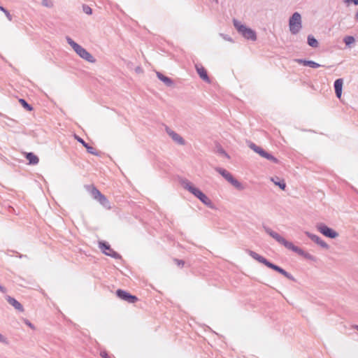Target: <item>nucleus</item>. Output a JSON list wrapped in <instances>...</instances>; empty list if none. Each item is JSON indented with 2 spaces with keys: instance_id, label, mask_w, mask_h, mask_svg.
Returning <instances> with one entry per match:
<instances>
[{
  "instance_id": "obj_1",
  "label": "nucleus",
  "mask_w": 358,
  "mask_h": 358,
  "mask_svg": "<svg viewBox=\"0 0 358 358\" xmlns=\"http://www.w3.org/2000/svg\"><path fill=\"white\" fill-rule=\"evenodd\" d=\"M180 185L183 188L188 190L192 194H194L196 198H198L202 203L208 206H211V201L208 199V197L203 194L200 189L195 187L191 182L188 180L182 179L180 180Z\"/></svg>"
},
{
  "instance_id": "obj_2",
  "label": "nucleus",
  "mask_w": 358,
  "mask_h": 358,
  "mask_svg": "<svg viewBox=\"0 0 358 358\" xmlns=\"http://www.w3.org/2000/svg\"><path fill=\"white\" fill-rule=\"evenodd\" d=\"M66 41L69 45L73 49V50L82 59L87 61L90 63H95L96 59L94 57L84 48L76 43L71 38L66 36Z\"/></svg>"
},
{
  "instance_id": "obj_3",
  "label": "nucleus",
  "mask_w": 358,
  "mask_h": 358,
  "mask_svg": "<svg viewBox=\"0 0 358 358\" xmlns=\"http://www.w3.org/2000/svg\"><path fill=\"white\" fill-rule=\"evenodd\" d=\"M233 24L237 31L246 39L251 41H256L257 34L256 32L250 29L247 27L245 25L242 24L238 20L234 19Z\"/></svg>"
},
{
  "instance_id": "obj_4",
  "label": "nucleus",
  "mask_w": 358,
  "mask_h": 358,
  "mask_svg": "<svg viewBox=\"0 0 358 358\" xmlns=\"http://www.w3.org/2000/svg\"><path fill=\"white\" fill-rule=\"evenodd\" d=\"M289 31L292 34H296L301 29V16L298 12L292 14L289 20Z\"/></svg>"
},
{
  "instance_id": "obj_5",
  "label": "nucleus",
  "mask_w": 358,
  "mask_h": 358,
  "mask_svg": "<svg viewBox=\"0 0 358 358\" xmlns=\"http://www.w3.org/2000/svg\"><path fill=\"white\" fill-rule=\"evenodd\" d=\"M217 172L221 174L228 182L238 189H242V184L235 179L233 176L227 170L222 169H217Z\"/></svg>"
},
{
  "instance_id": "obj_6",
  "label": "nucleus",
  "mask_w": 358,
  "mask_h": 358,
  "mask_svg": "<svg viewBox=\"0 0 358 358\" xmlns=\"http://www.w3.org/2000/svg\"><path fill=\"white\" fill-rule=\"evenodd\" d=\"M90 192L93 198L97 200L101 205L108 208H110L109 201H108L106 197L101 193V192L99 189L93 187Z\"/></svg>"
},
{
  "instance_id": "obj_7",
  "label": "nucleus",
  "mask_w": 358,
  "mask_h": 358,
  "mask_svg": "<svg viewBox=\"0 0 358 358\" xmlns=\"http://www.w3.org/2000/svg\"><path fill=\"white\" fill-rule=\"evenodd\" d=\"M90 192L93 198L97 200L101 205L108 208H110L109 201H108L106 197L101 193V192L99 189L93 187Z\"/></svg>"
},
{
  "instance_id": "obj_8",
  "label": "nucleus",
  "mask_w": 358,
  "mask_h": 358,
  "mask_svg": "<svg viewBox=\"0 0 358 358\" xmlns=\"http://www.w3.org/2000/svg\"><path fill=\"white\" fill-rule=\"evenodd\" d=\"M90 192L93 198L97 200L101 205L108 208H110L109 201H108L106 197L101 193V192L99 189L93 187Z\"/></svg>"
},
{
  "instance_id": "obj_9",
  "label": "nucleus",
  "mask_w": 358,
  "mask_h": 358,
  "mask_svg": "<svg viewBox=\"0 0 358 358\" xmlns=\"http://www.w3.org/2000/svg\"><path fill=\"white\" fill-rule=\"evenodd\" d=\"M116 294L120 299L129 303H135L138 301L136 296L131 295L130 293L122 289H117Z\"/></svg>"
},
{
  "instance_id": "obj_10",
  "label": "nucleus",
  "mask_w": 358,
  "mask_h": 358,
  "mask_svg": "<svg viewBox=\"0 0 358 358\" xmlns=\"http://www.w3.org/2000/svg\"><path fill=\"white\" fill-rule=\"evenodd\" d=\"M250 148L257 153H258L260 156H262V157H264L268 160H271V161H273V162L275 163H277L278 162V159L274 157L273 156H272L271 155H270L269 153L266 152V151H264L262 148L259 147V146H257L255 144H252L250 145Z\"/></svg>"
},
{
  "instance_id": "obj_11",
  "label": "nucleus",
  "mask_w": 358,
  "mask_h": 358,
  "mask_svg": "<svg viewBox=\"0 0 358 358\" xmlns=\"http://www.w3.org/2000/svg\"><path fill=\"white\" fill-rule=\"evenodd\" d=\"M99 245L101 250L105 255L114 258L119 257V255L115 251H114L108 243L105 242H99Z\"/></svg>"
},
{
  "instance_id": "obj_12",
  "label": "nucleus",
  "mask_w": 358,
  "mask_h": 358,
  "mask_svg": "<svg viewBox=\"0 0 358 358\" xmlns=\"http://www.w3.org/2000/svg\"><path fill=\"white\" fill-rule=\"evenodd\" d=\"M317 229L320 233H322L323 235H324L327 237H329L331 238H336L338 234L337 232H336L332 229L328 227L326 225L320 224L317 226Z\"/></svg>"
},
{
  "instance_id": "obj_13",
  "label": "nucleus",
  "mask_w": 358,
  "mask_h": 358,
  "mask_svg": "<svg viewBox=\"0 0 358 358\" xmlns=\"http://www.w3.org/2000/svg\"><path fill=\"white\" fill-rule=\"evenodd\" d=\"M293 62L297 63L299 65H302V66H308L309 67H324V66H322V65H320L313 61H310V60L297 59H294Z\"/></svg>"
},
{
  "instance_id": "obj_14",
  "label": "nucleus",
  "mask_w": 358,
  "mask_h": 358,
  "mask_svg": "<svg viewBox=\"0 0 358 358\" xmlns=\"http://www.w3.org/2000/svg\"><path fill=\"white\" fill-rule=\"evenodd\" d=\"M280 243L282 244L285 248L292 251H294L299 254H302L303 251L299 248L294 245V244L289 241H286L284 238L281 240Z\"/></svg>"
},
{
  "instance_id": "obj_15",
  "label": "nucleus",
  "mask_w": 358,
  "mask_h": 358,
  "mask_svg": "<svg viewBox=\"0 0 358 358\" xmlns=\"http://www.w3.org/2000/svg\"><path fill=\"white\" fill-rule=\"evenodd\" d=\"M343 80L337 79L334 83V88L337 97L341 99L342 95Z\"/></svg>"
},
{
  "instance_id": "obj_16",
  "label": "nucleus",
  "mask_w": 358,
  "mask_h": 358,
  "mask_svg": "<svg viewBox=\"0 0 358 358\" xmlns=\"http://www.w3.org/2000/svg\"><path fill=\"white\" fill-rule=\"evenodd\" d=\"M7 301L11 306H13L15 309L18 310L19 311L22 312L24 310L23 306L21 305V303H19L14 298L8 296L7 298Z\"/></svg>"
},
{
  "instance_id": "obj_17",
  "label": "nucleus",
  "mask_w": 358,
  "mask_h": 358,
  "mask_svg": "<svg viewBox=\"0 0 358 358\" xmlns=\"http://www.w3.org/2000/svg\"><path fill=\"white\" fill-rule=\"evenodd\" d=\"M166 131L169 134V135L173 138V141L178 143L179 144H184V141L182 138L178 134L175 133L174 131L170 129H166Z\"/></svg>"
},
{
  "instance_id": "obj_18",
  "label": "nucleus",
  "mask_w": 358,
  "mask_h": 358,
  "mask_svg": "<svg viewBox=\"0 0 358 358\" xmlns=\"http://www.w3.org/2000/svg\"><path fill=\"white\" fill-rule=\"evenodd\" d=\"M249 255L258 261L259 262H261L266 266V264L268 262L264 257L259 255V254L253 252V251H249Z\"/></svg>"
},
{
  "instance_id": "obj_19",
  "label": "nucleus",
  "mask_w": 358,
  "mask_h": 358,
  "mask_svg": "<svg viewBox=\"0 0 358 358\" xmlns=\"http://www.w3.org/2000/svg\"><path fill=\"white\" fill-rule=\"evenodd\" d=\"M26 159L29 161L30 164H37L39 162L38 157L32 152L27 153Z\"/></svg>"
},
{
  "instance_id": "obj_20",
  "label": "nucleus",
  "mask_w": 358,
  "mask_h": 358,
  "mask_svg": "<svg viewBox=\"0 0 358 358\" xmlns=\"http://www.w3.org/2000/svg\"><path fill=\"white\" fill-rule=\"evenodd\" d=\"M307 43L312 48H317L319 45L317 40L311 34L308 36Z\"/></svg>"
},
{
  "instance_id": "obj_21",
  "label": "nucleus",
  "mask_w": 358,
  "mask_h": 358,
  "mask_svg": "<svg viewBox=\"0 0 358 358\" xmlns=\"http://www.w3.org/2000/svg\"><path fill=\"white\" fill-rule=\"evenodd\" d=\"M200 78L207 83H210L206 69H196Z\"/></svg>"
},
{
  "instance_id": "obj_22",
  "label": "nucleus",
  "mask_w": 358,
  "mask_h": 358,
  "mask_svg": "<svg viewBox=\"0 0 358 358\" xmlns=\"http://www.w3.org/2000/svg\"><path fill=\"white\" fill-rule=\"evenodd\" d=\"M271 180L275 185H278L281 189L285 190L286 187V184L284 180H280V181H275L273 178H271Z\"/></svg>"
},
{
  "instance_id": "obj_23",
  "label": "nucleus",
  "mask_w": 358,
  "mask_h": 358,
  "mask_svg": "<svg viewBox=\"0 0 358 358\" xmlns=\"http://www.w3.org/2000/svg\"><path fill=\"white\" fill-rule=\"evenodd\" d=\"M157 76L162 81H163L166 85H169L171 84V80L168 77L164 76L162 73L157 72Z\"/></svg>"
},
{
  "instance_id": "obj_24",
  "label": "nucleus",
  "mask_w": 358,
  "mask_h": 358,
  "mask_svg": "<svg viewBox=\"0 0 358 358\" xmlns=\"http://www.w3.org/2000/svg\"><path fill=\"white\" fill-rule=\"evenodd\" d=\"M85 148L87 149V152L92 155L96 156H98L99 155L94 148L90 146L87 143L85 145Z\"/></svg>"
},
{
  "instance_id": "obj_25",
  "label": "nucleus",
  "mask_w": 358,
  "mask_h": 358,
  "mask_svg": "<svg viewBox=\"0 0 358 358\" xmlns=\"http://www.w3.org/2000/svg\"><path fill=\"white\" fill-rule=\"evenodd\" d=\"M19 102L28 111H31L33 110V108L29 104H28L24 99H20Z\"/></svg>"
},
{
  "instance_id": "obj_26",
  "label": "nucleus",
  "mask_w": 358,
  "mask_h": 358,
  "mask_svg": "<svg viewBox=\"0 0 358 358\" xmlns=\"http://www.w3.org/2000/svg\"><path fill=\"white\" fill-rule=\"evenodd\" d=\"M343 41L346 45H350V44L355 43V39L352 36H347L344 38Z\"/></svg>"
},
{
  "instance_id": "obj_27",
  "label": "nucleus",
  "mask_w": 358,
  "mask_h": 358,
  "mask_svg": "<svg viewBox=\"0 0 358 358\" xmlns=\"http://www.w3.org/2000/svg\"><path fill=\"white\" fill-rule=\"evenodd\" d=\"M0 10L2 11L6 16L7 19L9 20V21H11L12 19H13V17L12 15H10V12L6 9L4 7H3L2 6L0 5Z\"/></svg>"
},
{
  "instance_id": "obj_28",
  "label": "nucleus",
  "mask_w": 358,
  "mask_h": 358,
  "mask_svg": "<svg viewBox=\"0 0 358 358\" xmlns=\"http://www.w3.org/2000/svg\"><path fill=\"white\" fill-rule=\"evenodd\" d=\"M270 235L274 238L277 241H278L279 243L281 241V240L283 238L282 236H280L278 234L275 233V232H270L269 233Z\"/></svg>"
},
{
  "instance_id": "obj_29",
  "label": "nucleus",
  "mask_w": 358,
  "mask_h": 358,
  "mask_svg": "<svg viewBox=\"0 0 358 358\" xmlns=\"http://www.w3.org/2000/svg\"><path fill=\"white\" fill-rule=\"evenodd\" d=\"M266 266H268V268H272V269H273V270H275V271H276L278 272H279L280 271V269H281L280 267H279V266H276V265H275V264H272V263H271L269 262L266 264Z\"/></svg>"
},
{
  "instance_id": "obj_30",
  "label": "nucleus",
  "mask_w": 358,
  "mask_h": 358,
  "mask_svg": "<svg viewBox=\"0 0 358 358\" xmlns=\"http://www.w3.org/2000/svg\"><path fill=\"white\" fill-rule=\"evenodd\" d=\"M83 10L86 14L90 15L92 13V8L87 5L83 6Z\"/></svg>"
},
{
  "instance_id": "obj_31",
  "label": "nucleus",
  "mask_w": 358,
  "mask_h": 358,
  "mask_svg": "<svg viewBox=\"0 0 358 358\" xmlns=\"http://www.w3.org/2000/svg\"><path fill=\"white\" fill-rule=\"evenodd\" d=\"M306 234L313 241H315V243H319V241L320 240V238L317 236L316 235H314V234H311L310 233H306Z\"/></svg>"
},
{
  "instance_id": "obj_32",
  "label": "nucleus",
  "mask_w": 358,
  "mask_h": 358,
  "mask_svg": "<svg viewBox=\"0 0 358 358\" xmlns=\"http://www.w3.org/2000/svg\"><path fill=\"white\" fill-rule=\"evenodd\" d=\"M100 355L102 358H114L113 356L108 355L106 351L101 352Z\"/></svg>"
},
{
  "instance_id": "obj_33",
  "label": "nucleus",
  "mask_w": 358,
  "mask_h": 358,
  "mask_svg": "<svg viewBox=\"0 0 358 358\" xmlns=\"http://www.w3.org/2000/svg\"><path fill=\"white\" fill-rule=\"evenodd\" d=\"M343 1L348 5L353 3L355 6H358V0H343Z\"/></svg>"
},
{
  "instance_id": "obj_34",
  "label": "nucleus",
  "mask_w": 358,
  "mask_h": 358,
  "mask_svg": "<svg viewBox=\"0 0 358 358\" xmlns=\"http://www.w3.org/2000/svg\"><path fill=\"white\" fill-rule=\"evenodd\" d=\"M42 4L46 7L52 6V3L51 1H48V0H42Z\"/></svg>"
},
{
  "instance_id": "obj_35",
  "label": "nucleus",
  "mask_w": 358,
  "mask_h": 358,
  "mask_svg": "<svg viewBox=\"0 0 358 358\" xmlns=\"http://www.w3.org/2000/svg\"><path fill=\"white\" fill-rule=\"evenodd\" d=\"M75 138L78 141L80 142L84 147H85V145H86L87 143L83 141V139H82L80 137L78 136H75Z\"/></svg>"
},
{
  "instance_id": "obj_36",
  "label": "nucleus",
  "mask_w": 358,
  "mask_h": 358,
  "mask_svg": "<svg viewBox=\"0 0 358 358\" xmlns=\"http://www.w3.org/2000/svg\"><path fill=\"white\" fill-rule=\"evenodd\" d=\"M220 36L226 41H232L231 38L227 34H220Z\"/></svg>"
},
{
  "instance_id": "obj_37",
  "label": "nucleus",
  "mask_w": 358,
  "mask_h": 358,
  "mask_svg": "<svg viewBox=\"0 0 358 358\" xmlns=\"http://www.w3.org/2000/svg\"><path fill=\"white\" fill-rule=\"evenodd\" d=\"M317 243L320 245L323 248H328L327 244L326 243H324V241H322V240H320L319 243Z\"/></svg>"
},
{
  "instance_id": "obj_38",
  "label": "nucleus",
  "mask_w": 358,
  "mask_h": 358,
  "mask_svg": "<svg viewBox=\"0 0 358 358\" xmlns=\"http://www.w3.org/2000/svg\"><path fill=\"white\" fill-rule=\"evenodd\" d=\"M176 263L179 266H184V262L182 261V260H179V259H176L175 260Z\"/></svg>"
},
{
  "instance_id": "obj_39",
  "label": "nucleus",
  "mask_w": 358,
  "mask_h": 358,
  "mask_svg": "<svg viewBox=\"0 0 358 358\" xmlns=\"http://www.w3.org/2000/svg\"><path fill=\"white\" fill-rule=\"evenodd\" d=\"M280 273L282 274L283 275H285V277H289V274L282 268L280 269V271H279Z\"/></svg>"
},
{
  "instance_id": "obj_40",
  "label": "nucleus",
  "mask_w": 358,
  "mask_h": 358,
  "mask_svg": "<svg viewBox=\"0 0 358 358\" xmlns=\"http://www.w3.org/2000/svg\"><path fill=\"white\" fill-rule=\"evenodd\" d=\"M26 324H27L29 327H30L31 328H32V329L34 328V327L32 326V324H31L30 322H26Z\"/></svg>"
},
{
  "instance_id": "obj_41",
  "label": "nucleus",
  "mask_w": 358,
  "mask_h": 358,
  "mask_svg": "<svg viewBox=\"0 0 358 358\" xmlns=\"http://www.w3.org/2000/svg\"><path fill=\"white\" fill-rule=\"evenodd\" d=\"M0 341H4V338H3V336L1 334H0Z\"/></svg>"
},
{
  "instance_id": "obj_42",
  "label": "nucleus",
  "mask_w": 358,
  "mask_h": 358,
  "mask_svg": "<svg viewBox=\"0 0 358 358\" xmlns=\"http://www.w3.org/2000/svg\"><path fill=\"white\" fill-rule=\"evenodd\" d=\"M0 290L3 291V287L0 285Z\"/></svg>"
},
{
  "instance_id": "obj_43",
  "label": "nucleus",
  "mask_w": 358,
  "mask_h": 358,
  "mask_svg": "<svg viewBox=\"0 0 358 358\" xmlns=\"http://www.w3.org/2000/svg\"><path fill=\"white\" fill-rule=\"evenodd\" d=\"M194 67H195V68H197V67H199V66H198L197 64H195V65H194Z\"/></svg>"
},
{
  "instance_id": "obj_44",
  "label": "nucleus",
  "mask_w": 358,
  "mask_h": 358,
  "mask_svg": "<svg viewBox=\"0 0 358 358\" xmlns=\"http://www.w3.org/2000/svg\"><path fill=\"white\" fill-rule=\"evenodd\" d=\"M357 329H358V327H357Z\"/></svg>"
}]
</instances>
